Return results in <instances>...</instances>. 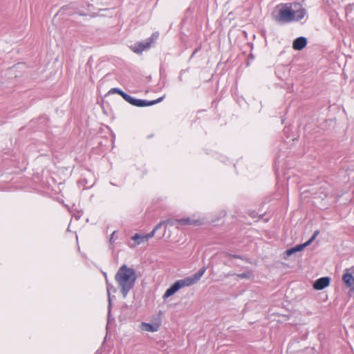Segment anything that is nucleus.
I'll list each match as a JSON object with an SVG mask.
<instances>
[{
  "label": "nucleus",
  "mask_w": 354,
  "mask_h": 354,
  "mask_svg": "<svg viewBox=\"0 0 354 354\" xmlns=\"http://www.w3.org/2000/svg\"><path fill=\"white\" fill-rule=\"evenodd\" d=\"M137 279L136 272L133 268L122 265L115 275V279L120 288L124 298L127 297L129 291L133 288Z\"/></svg>",
  "instance_id": "f257e3e1"
},
{
  "label": "nucleus",
  "mask_w": 354,
  "mask_h": 354,
  "mask_svg": "<svg viewBox=\"0 0 354 354\" xmlns=\"http://www.w3.org/2000/svg\"><path fill=\"white\" fill-rule=\"evenodd\" d=\"M205 271L206 268L203 267L195 274L183 279L176 281L165 291L162 297L163 299H165L171 297L182 288L190 286L196 283L201 279Z\"/></svg>",
  "instance_id": "f03ea898"
},
{
  "label": "nucleus",
  "mask_w": 354,
  "mask_h": 354,
  "mask_svg": "<svg viewBox=\"0 0 354 354\" xmlns=\"http://www.w3.org/2000/svg\"><path fill=\"white\" fill-rule=\"evenodd\" d=\"M205 271L206 268L203 267L195 274L183 279L176 281L165 291L162 297L163 299H165L171 297L182 288L190 286L196 283L201 279Z\"/></svg>",
  "instance_id": "7ed1b4c3"
},
{
  "label": "nucleus",
  "mask_w": 354,
  "mask_h": 354,
  "mask_svg": "<svg viewBox=\"0 0 354 354\" xmlns=\"http://www.w3.org/2000/svg\"><path fill=\"white\" fill-rule=\"evenodd\" d=\"M276 21L281 23L293 21V10L288 5L283 6L275 17Z\"/></svg>",
  "instance_id": "20e7f679"
},
{
  "label": "nucleus",
  "mask_w": 354,
  "mask_h": 354,
  "mask_svg": "<svg viewBox=\"0 0 354 354\" xmlns=\"http://www.w3.org/2000/svg\"><path fill=\"white\" fill-rule=\"evenodd\" d=\"M163 99V97H159L157 100L148 101L146 100H141V99H136L131 95H128L126 97L125 100L130 103L131 104L138 106V107H143V106H148L154 105L157 103L160 102Z\"/></svg>",
  "instance_id": "39448f33"
},
{
  "label": "nucleus",
  "mask_w": 354,
  "mask_h": 354,
  "mask_svg": "<svg viewBox=\"0 0 354 354\" xmlns=\"http://www.w3.org/2000/svg\"><path fill=\"white\" fill-rule=\"evenodd\" d=\"M179 224L181 225H201L203 224V221L201 218H196L194 216L192 217L183 218L180 219H176L171 221V225Z\"/></svg>",
  "instance_id": "423d86ee"
},
{
  "label": "nucleus",
  "mask_w": 354,
  "mask_h": 354,
  "mask_svg": "<svg viewBox=\"0 0 354 354\" xmlns=\"http://www.w3.org/2000/svg\"><path fill=\"white\" fill-rule=\"evenodd\" d=\"M319 232L318 230L315 231L310 239L303 244L297 245L295 247H292L286 251V254L287 256H290L291 254L296 253L297 252H300L303 250L306 247L309 245L317 237L319 234Z\"/></svg>",
  "instance_id": "0eeeda50"
},
{
  "label": "nucleus",
  "mask_w": 354,
  "mask_h": 354,
  "mask_svg": "<svg viewBox=\"0 0 354 354\" xmlns=\"http://www.w3.org/2000/svg\"><path fill=\"white\" fill-rule=\"evenodd\" d=\"M152 237L153 232H150L147 234H135L131 237V239L135 241L133 247L137 246L146 241H148L149 239Z\"/></svg>",
  "instance_id": "6e6552de"
},
{
  "label": "nucleus",
  "mask_w": 354,
  "mask_h": 354,
  "mask_svg": "<svg viewBox=\"0 0 354 354\" xmlns=\"http://www.w3.org/2000/svg\"><path fill=\"white\" fill-rule=\"evenodd\" d=\"M342 280L345 285L351 290H354V277L349 272V269H346L342 276Z\"/></svg>",
  "instance_id": "1a4fd4ad"
},
{
  "label": "nucleus",
  "mask_w": 354,
  "mask_h": 354,
  "mask_svg": "<svg viewBox=\"0 0 354 354\" xmlns=\"http://www.w3.org/2000/svg\"><path fill=\"white\" fill-rule=\"evenodd\" d=\"M330 281V279L328 277H321L315 281L313 287L316 290H323L324 288L329 286Z\"/></svg>",
  "instance_id": "9d476101"
},
{
  "label": "nucleus",
  "mask_w": 354,
  "mask_h": 354,
  "mask_svg": "<svg viewBox=\"0 0 354 354\" xmlns=\"http://www.w3.org/2000/svg\"><path fill=\"white\" fill-rule=\"evenodd\" d=\"M150 48V41H146L134 44L131 47L132 50L136 53H141L142 51Z\"/></svg>",
  "instance_id": "9b49d317"
},
{
  "label": "nucleus",
  "mask_w": 354,
  "mask_h": 354,
  "mask_svg": "<svg viewBox=\"0 0 354 354\" xmlns=\"http://www.w3.org/2000/svg\"><path fill=\"white\" fill-rule=\"evenodd\" d=\"M307 44V39L306 37H299L294 40L292 43V48L295 50H302Z\"/></svg>",
  "instance_id": "f8f14e48"
},
{
  "label": "nucleus",
  "mask_w": 354,
  "mask_h": 354,
  "mask_svg": "<svg viewBox=\"0 0 354 354\" xmlns=\"http://www.w3.org/2000/svg\"><path fill=\"white\" fill-rule=\"evenodd\" d=\"M306 15V11L304 8L293 10V21H299L302 19Z\"/></svg>",
  "instance_id": "ddd939ff"
},
{
  "label": "nucleus",
  "mask_w": 354,
  "mask_h": 354,
  "mask_svg": "<svg viewBox=\"0 0 354 354\" xmlns=\"http://www.w3.org/2000/svg\"><path fill=\"white\" fill-rule=\"evenodd\" d=\"M140 328L142 330L148 331V332H156L158 330L157 326H156L153 324L145 323V322H142L141 324Z\"/></svg>",
  "instance_id": "4468645a"
},
{
  "label": "nucleus",
  "mask_w": 354,
  "mask_h": 354,
  "mask_svg": "<svg viewBox=\"0 0 354 354\" xmlns=\"http://www.w3.org/2000/svg\"><path fill=\"white\" fill-rule=\"evenodd\" d=\"M110 92H111L113 93H118V94L120 95L123 97L124 100H125L128 95L127 93H126L125 92H124L123 91H122L121 89H120L118 88H111Z\"/></svg>",
  "instance_id": "2eb2a0df"
},
{
  "label": "nucleus",
  "mask_w": 354,
  "mask_h": 354,
  "mask_svg": "<svg viewBox=\"0 0 354 354\" xmlns=\"http://www.w3.org/2000/svg\"><path fill=\"white\" fill-rule=\"evenodd\" d=\"M106 290H107V292H108L109 303V306H110L111 304V297H110V292H111V290H113V292H115L116 290H115V288L113 287V286L112 284H110L108 282H106Z\"/></svg>",
  "instance_id": "dca6fc26"
},
{
  "label": "nucleus",
  "mask_w": 354,
  "mask_h": 354,
  "mask_svg": "<svg viewBox=\"0 0 354 354\" xmlns=\"http://www.w3.org/2000/svg\"><path fill=\"white\" fill-rule=\"evenodd\" d=\"M171 221H172L167 220V221H165L160 222L158 224H157L156 225V227L153 229V230L151 232H153V236H154L156 231L158 230V229H160L163 223H167L171 225Z\"/></svg>",
  "instance_id": "f3484780"
},
{
  "label": "nucleus",
  "mask_w": 354,
  "mask_h": 354,
  "mask_svg": "<svg viewBox=\"0 0 354 354\" xmlns=\"http://www.w3.org/2000/svg\"><path fill=\"white\" fill-rule=\"evenodd\" d=\"M236 275L240 279H250L252 276V272L250 271H247L241 274H238Z\"/></svg>",
  "instance_id": "a211bd4d"
},
{
  "label": "nucleus",
  "mask_w": 354,
  "mask_h": 354,
  "mask_svg": "<svg viewBox=\"0 0 354 354\" xmlns=\"http://www.w3.org/2000/svg\"><path fill=\"white\" fill-rule=\"evenodd\" d=\"M158 35H159L158 32H154L152 34L151 37L149 38L147 41H150L151 44L152 41H153L158 37Z\"/></svg>",
  "instance_id": "6ab92c4d"
},
{
  "label": "nucleus",
  "mask_w": 354,
  "mask_h": 354,
  "mask_svg": "<svg viewBox=\"0 0 354 354\" xmlns=\"http://www.w3.org/2000/svg\"><path fill=\"white\" fill-rule=\"evenodd\" d=\"M115 231H114L111 235V237L109 239V241L110 243H113L114 242V241L116 239V237L115 236Z\"/></svg>",
  "instance_id": "aec40b11"
},
{
  "label": "nucleus",
  "mask_w": 354,
  "mask_h": 354,
  "mask_svg": "<svg viewBox=\"0 0 354 354\" xmlns=\"http://www.w3.org/2000/svg\"><path fill=\"white\" fill-rule=\"evenodd\" d=\"M226 255L229 257L236 258V259H241V256L236 255V254H226Z\"/></svg>",
  "instance_id": "412c9836"
}]
</instances>
